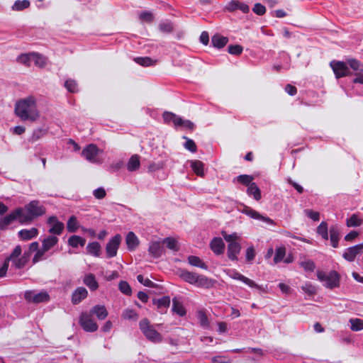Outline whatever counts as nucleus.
Instances as JSON below:
<instances>
[{"instance_id":"nucleus-1","label":"nucleus","mask_w":363,"mask_h":363,"mask_svg":"<svg viewBox=\"0 0 363 363\" xmlns=\"http://www.w3.org/2000/svg\"><path fill=\"white\" fill-rule=\"evenodd\" d=\"M15 113L21 121H36L40 118L36 99L28 96L20 99L16 103Z\"/></svg>"},{"instance_id":"nucleus-2","label":"nucleus","mask_w":363,"mask_h":363,"mask_svg":"<svg viewBox=\"0 0 363 363\" xmlns=\"http://www.w3.org/2000/svg\"><path fill=\"white\" fill-rule=\"evenodd\" d=\"M22 249L20 245H17L11 254L6 258L2 266L0 267V278L6 276L11 261L16 268H23L29 259L30 253L25 252L21 257Z\"/></svg>"},{"instance_id":"nucleus-3","label":"nucleus","mask_w":363,"mask_h":363,"mask_svg":"<svg viewBox=\"0 0 363 363\" xmlns=\"http://www.w3.org/2000/svg\"><path fill=\"white\" fill-rule=\"evenodd\" d=\"M179 277L184 281L197 287L209 289L213 285V280L207 277L185 269L180 271Z\"/></svg>"},{"instance_id":"nucleus-4","label":"nucleus","mask_w":363,"mask_h":363,"mask_svg":"<svg viewBox=\"0 0 363 363\" xmlns=\"http://www.w3.org/2000/svg\"><path fill=\"white\" fill-rule=\"evenodd\" d=\"M45 213V207L38 201H32L23 208L21 223H30L34 218Z\"/></svg>"},{"instance_id":"nucleus-5","label":"nucleus","mask_w":363,"mask_h":363,"mask_svg":"<svg viewBox=\"0 0 363 363\" xmlns=\"http://www.w3.org/2000/svg\"><path fill=\"white\" fill-rule=\"evenodd\" d=\"M139 328L145 337L153 343H160L162 341V335L157 331L153 325H151L147 318H143L139 322Z\"/></svg>"},{"instance_id":"nucleus-6","label":"nucleus","mask_w":363,"mask_h":363,"mask_svg":"<svg viewBox=\"0 0 363 363\" xmlns=\"http://www.w3.org/2000/svg\"><path fill=\"white\" fill-rule=\"evenodd\" d=\"M317 277L320 281L323 283L324 286L328 289H333L340 286V275L336 271H330L328 273L323 271H318Z\"/></svg>"},{"instance_id":"nucleus-7","label":"nucleus","mask_w":363,"mask_h":363,"mask_svg":"<svg viewBox=\"0 0 363 363\" xmlns=\"http://www.w3.org/2000/svg\"><path fill=\"white\" fill-rule=\"evenodd\" d=\"M330 65L337 79L348 76L351 74L346 62L333 60L330 62Z\"/></svg>"},{"instance_id":"nucleus-8","label":"nucleus","mask_w":363,"mask_h":363,"mask_svg":"<svg viewBox=\"0 0 363 363\" xmlns=\"http://www.w3.org/2000/svg\"><path fill=\"white\" fill-rule=\"evenodd\" d=\"M79 323L82 328L86 332H94L98 329V325L94 321L92 315L88 313H82L81 314Z\"/></svg>"},{"instance_id":"nucleus-9","label":"nucleus","mask_w":363,"mask_h":363,"mask_svg":"<svg viewBox=\"0 0 363 363\" xmlns=\"http://www.w3.org/2000/svg\"><path fill=\"white\" fill-rule=\"evenodd\" d=\"M121 240V235L117 234L108 242L106 246V256L108 258L116 256Z\"/></svg>"},{"instance_id":"nucleus-10","label":"nucleus","mask_w":363,"mask_h":363,"mask_svg":"<svg viewBox=\"0 0 363 363\" xmlns=\"http://www.w3.org/2000/svg\"><path fill=\"white\" fill-rule=\"evenodd\" d=\"M347 64L351 69L356 72L355 77L352 80L353 83L363 84V64L354 59L348 60Z\"/></svg>"},{"instance_id":"nucleus-11","label":"nucleus","mask_w":363,"mask_h":363,"mask_svg":"<svg viewBox=\"0 0 363 363\" xmlns=\"http://www.w3.org/2000/svg\"><path fill=\"white\" fill-rule=\"evenodd\" d=\"M23 208H18L11 213L4 216L0 220V229L4 230L7 228L13 220L18 219L21 223V216H22Z\"/></svg>"},{"instance_id":"nucleus-12","label":"nucleus","mask_w":363,"mask_h":363,"mask_svg":"<svg viewBox=\"0 0 363 363\" xmlns=\"http://www.w3.org/2000/svg\"><path fill=\"white\" fill-rule=\"evenodd\" d=\"M228 274L232 279L240 280V281H242L243 283H245V284H247V286H249L250 287L256 288L259 290L266 291V290L262 286L257 284L254 281L245 277L244 275L241 274L240 272H238L235 270L229 271Z\"/></svg>"},{"instance_id":"nucleus-13","label":"nucleus","mask_w":363,"mask_h":363,"mask_svg":"<svg viewBox=\"0 0 363 363\" xmlns=\"http://www.w3.org/2000/svg\"><path fill=\"white\" fill-rule=\"evenodd\" d=\"M99 152V150L96 145L90 144L82 150V154L86 158V160L90 162L99 163L100 162V160L98 158Z\"/></svg>"},{"instance_id":"nucleus-14","label":"nucleus","mask_w":363,"mask_h":363,"mask_svg":"<svg viewBox=\"0 0 363 363\" xmlns=\"http://www.w3.org/2000/svg\"><path fill=\"white\" fill-rule=\"evenodd\" d=\"M48 224L50 226L49 233L53 234V235H60L62 233L65 228L63 223L58 220L56 216H50L48 219Z\"/></svg>"},{"instance_id":"nucleus-15","label":"nucleus","mask_w":363,"mask_h":363,"mask_svg":"<svg viewBox=\"0 0 363 363\" xmlns=\"http://www.w3.org/2000/svg\"><path fill=\"white\" fill-rule=\"evenodd\" d=\"M49 295L45 291L35 293L34 291H26L25 293V298L33 303H42L49 300Z\"/></svg>"},{"instance_id":"nucleus-16","label":"nucleus","mask_w":363,"mask_h":363,"mask_svg":"<svg viewBox=\"0 0 363 363\" xmlns=\"http://www.w3.org/2000/svg\"><path fill=\"white\" fill-rule=\"evenodd\" d=\"M242 212L247 215L248 216L251 217L252 218L260 220L269 225L275 224L274 221L272 220L270 218L261 215L259 213H258L257 211H256L255 210L252 209L249 206H245L243 209L242 210Z\"/></svg>"},{"instance_id":"nucleus-17","label":"nucleus","mask_w":363,"mask_h":363,"mask_svg":"<svg viewBox=\"0 0 363 363\" xmlns=\"http://www.w3.org/2000/svg\"><path fill=\"white\" fill-rule=\"evenodd\" d=\"M363 250V244H359L346 249L343 253V257L348 262H353L357 255L361 254Z\"/></svg>"},{"instance_id":"nucleus-18","label":"nucleus","mask_w":363,"mask_h":363,"mask_svg":"<svg viewBox=\"0 0 363 363\" xmlns=\"http://www.w3.org/2000/svg\"><path fill=\"white\" fill-rule=\"evenodd\" d=\"M225 10L230 11V12L234 11L235 10H240L244 13H247L249 12L250 8L245 3L240 2L238 0H232L225 6Z\"/></svg>"},{"instance_id":"nucleus-19","label":"nucleus","mask_w":363,"mask_h":363,"mask_svg":"<svg viewBox=\"0 0 363 363\" xmlns=\"http://www.w3.org/2000/svg\"><path fill=\"white\" fill-rule=\"evenodd\" d=\"M88 296V291L84 287L77 288L72 295V303L74 305L79 304Z\"/></svg>"},{"instance_id":"nucleus-20","label":"nucleus","mask_w":363,"mask_h":363,"mask_svg":"<svg viewBox=\"0 0 363 363\" xmlns=\"http://www.w3.org/2000/svg\"><path fill=\"white\" fill-rule=\"evenodd\" d=\"M153 303L157 306L160 313H166L170 304V298L169 296H163L161 298L154 300Z\"/></svg>"},{"instance_id":"nucleus-21","label":"nucleus","mask_w":363,"mask_h":363,"mask_svg":"<svg viewBox=\"0 0 363 363\" xmlns=\"http://www.w3.org/2000/svg\"><path fill=\"white\" fill-rule=\"evenodd\" d=\"M164 252V246L162 242H152L149 247V252L154 257H159Z\"/></svg>"},{"instance_id":"nucleus-22","label":"nucleus","mask_w":363,"mask_h":363,"mask_svg":"<svg viewBox=\"0 0 363 363\" xmlns=\"http://www.w3.org/2000/svg\"><path fill=\"white\" fill-rule=\"evenodd\" d=\"M211 249L216 255H221L224 252L225 245L220 238H215L211 242Z\"/></svg>"},{"instance_id":"nucleus-23","label":"nucleus","mask_w":363,"mask_h":363,"mask_svg":"<svg viewBox=\"0 0 363 363\" xmlns=\"http://www.w3.org/2000/svg\"><path fill=\"white\" fill-rule=\"evenodd\" d=\"M38 235V230L35 228L30 229H23L18 232L19 238L23 240H29Z\"/></svg>"},{"instance_id":"nucleus-24","label":"nucleus","mask_w":363,"mask_h":363,"mask_svg":"<svg viewBox=\"0 0 363 363\" xmlns=\"http://www.w3.org/2000/svg\"><path fill=\"white\" fill-rule=\"evenodd\" d=\"M83 283L92 291L99 288V284L96 279L95 275L89 273L84 276Z\"/></svg>"},{"instance_id":"nucleus-25","label":"nucleus","mask_w":363,"mask_h":363,"mask_svg":"<svg viewBox=\"0 0 363 363\" xmlns=\"http://www.w3.org/2000/svg\"><path fill=\"white\" fill-rule=\"evenodd\" d=\"M330 240L333 247H338L340 240V228L337 225H332L330 228Z\"/></svg>"},{"instance_id":"nucleus-26","label":"nucleus","mask_w":363,"mask_h":363,"mask_svg":"<svg viewBox=\"0 0 363 363\" xmlns=\"http://www.w3.org/2000/svg\"><path fill=\"white\" fill-rule=\"evenodd\" d=\"M59 239L55 235H49L42 241V247L44 249V251H49L52 247H54L58 242Z\"/></svg>"},{"instance_id":"nucleus-27","label":"nucleus","mask_w":363,"mask_h":363,"mask_svg":"<svg viewBox=\"0 0 363 363\" xmlns=\"http://www.w3.org/2000/svg\"><path fill=\"white\" fill-rule=\"evenodd\" d=\"M240 245L238 242L229 243L228 247V257L231 260H237L238 255L240 251Z\"/></svg>"},{"instance_id":"nucleus-28","label":"nucleus","mask_w":363,"mask_h":363,"mask_svg":"<svg viewBox=\"0 0 363 363\" xmlns=\"http://www.w3.org/2000/svg\"><path fill=\"white\" fill-rule=\"evenodd\" d=\"M125 242L128 249L133 251L138 246L139 240L133 232H129L126 235Z\"/></svg>"},{"instance_id":"nucleus-29","label":"nucleus","mask_w":363,"mask_h":363,"mask_svg":"<svg viewBox=\"0 0 363 363\" xmlns=\"http://www.w3.org/2000/svg\"><path fill=\"white\" fill-rule=\"evenodd\" d=\"M90 314H94L99 320H104L107 317L108 312L104 306L96 305L91 308Z\"/></svg>"},{"instance_id":"nucleus-30","label":"nucleus","mask_w":363,"mask_h":363,"mask_svg":"<svg viewBox=\"0 0 363 363\" xmlns=\"http://www.w3.org/2000/svg\"><path fill=\"white\" fill-rule=\"evenodd\" d=\"M228 42V38L227 37L222 36L219 34L214 35L211 39V43L213 46L219 49L225 46Z\"/></svg>"},{"instance_id":"nucleus-31","label":"nucleus","mask_w":363,"mask_h":363,"mask_svg":"<svg viewBox=\"0 0 363 363\" xmlns=\"http://www.w3.org/2000/svg\"><path fill=\"white\" fill-rule=\"evenodd\" d=\"M247 194L250 196H253V198L256 201H259L261 199V191L259 188L257 186V185L255 183H252V184L248 186L247 189Z\"/></svg>"},{"instance_id":"nucleus-32","label":"nucleus","mask_w":363,"mask_h":363,"mask_svg":"<svg viewBox=\"0 0 363 363\" xmlns=\"http://www.w3.org/2000/svg\"><path fill=\"white\" fill-rule=\"evenodd\" d=\"M363 223V218L358 214H352L346 220V225L349 228L360 226Z\"/></svg>"},{"instance_id":"nucleus-33","label":"nucleus","mask_w":363,"mask_h":363,"mask_svg":"<svg viewBox=\"0 0 363 363\" xmlns=\"http://www.w3.org/2000/svg\"><path fill=\"white\" fill-rule=\"evenodd\" d=\"M64 86L69 93L75 94L79 91L77 81L71 78L65 80Z\"/></svg>"},{"instance_id":"nucleus-34","label":"nucleus","mask_w":363,"mask_h":363,"mask_svg":"<svg viewBox=\"0 0 363 363\" xmlns=\"http://www.w3.org/2000/svg\"><path fill=\"white\" fill-rule=\"evenodd\" d=\"M140 165V157L138 155H133L128 160L127 168L130 172H134L139 169Z\"/></svg>"},{"instance_id":"nucleus-35","label":"nucleus","mask_w":363,"mask_h":363,"mask_svg":"<svg viewBox=\"0 0 363 363\" xmlns=\"http://www.w3.org/2000/svg\"><path fill=\"white\" fill-rule=\"evenodd\" d=\"M162 116L166 123H172L176 127L181 122V117L172 112H164Z\"/></svg>"},{"instance_id":"nucleus-36","label":"nucleus","mask_w":363,"mask_h":363,"mask_svg":"<svg viewBox=\"0 0 363 363\" xmlns=\"http://www.w3.org/2000/svg\"><path fill=\"white\" fill-rule=\"evenodd\" d=\"M86 240L78 235H72L68 239V244L72 247H77L79 246H84Z\"/></svg>"},{"instance_id":"nucleus-37","label":"nucleus","mask_w":363,"mask_h":363,"mask_svg":"<svg viewBox=\"0 0 363 363\" xmlns=\"http://www.w3.org/2000/svg\"><path fill=\"white\" fill-rule=\"evenodd\" d=\"M86 250L89 254L95 256H100L101 245L98 242H92L88 244Z\"/></svg>"},{"instance_id":"nucleus-38","label":"nucleus","mask_w":363,"mask_h":363,"mask_svg":"<svg viewBox=\"0 0 363 363\" xmlns=\"http://www.w3.org/2000/svg\"><path fill=\"white\" fill-rule=\"evenodd\" d=\"M79 228V223L77 217L72 216L67 223V230L69 233H75Z\"/></svg>"},{"instance_id":"nucleus-39","label":"nucleus","mask_w":363,"mask_h":363,"mask_svg":"<svg viewBox=\"0 0 363 363\" xmlns=\"http://www.w3.org/2000/svg\"><path fill=\"white\" fill-rule=\"evenodd\" d=\"M188 262L192 266H195L203 269H208V266L206 265V264L204 263L199 257L193 255L189 256L188 257Z\"/></svg>"},{"instance_id":"nucleus-40","label":"nucleus","mask_w":363,"mask_h":363,"mask_svg":"<svg viewBox=\"0 0 363 363\" xmlns=\"http://www.w3.org/2000/svg\"><path fill=\"white\" fill-rule=\"evenodd\" d=\"M191 167L193 171L197 176L203 177L204 175L203 173V167L204 164L202 162L199 160L192 161L191 164Z\"/></svg>"},{"instance_id":"nucleus-41","label":"nucleus","mask_w":363,"mask_h":363,"mask_svg":"<svg viewBox=\"0 0 363 363\" xmlns=\"http://www.w3.org/2000/svg\"><path fill=\"white\" fill-rule=\"evenodd\" d=\"M172 311L179 316H184L186 314V310L183 305L177 299L173 298Z\"/></svg>"},{"instance_id":"nucleus-42","label":"nucleus","mask_w":363,"mask_h":363,"mask_svg":"<svg viewBox=\"0 0 363 363\" xmlns=\"http://www.w3.org/2000/svg\"><path fill=\"white\" fill-rule=\"evenodd\" d=\"M317 233L320 235L323 239L328 240V223L325 221L321 223L317 228Z\"/></svg>"},{"instance_id":"nucleus-43","label":"nucleus","mask_w":363,"mask_h":363,"mask_svg":"<svg viewBox=\"0 0 363 363\" xmlns=\"http://www.w3.org/2000/svg\"><path fill=\"white\" fill-rule=\"evenodd\" d=\"M34 53L21 54L17 58V61L19 63L30 66V62L33 61Z\"/></svg>"},{"instance_id":"nucleus-44","label":"nucleus","mask_w":363,"mask_h":363,"mask_svg":"<svg viewBox=\"0 0 363 363\" xmlns=\"http://www.w3.org/2000/svg\"><path fill=\"white\" fill-rule=\"evenodd\" d=\"M253 179H254V178L252 176L247 175V174H242V175L238 176L235 179V180H236L238 182H239L247 187L250 186V185L253 183L252 182Z\"/></svg>"},{"instance_id":"nucleus-45","label":"nucleus","mask_w":363,"mask_h":363,"mask_svg":"<svg viewBox=\"0 0 363 363\" xmlns=\"http://www.w3.org/2000/svg\"><path fill=\"white\" fill-rule=\"evenodd\" d=\"M299 265L303 268L306 272H312L315 270V264L311 259H305L299 262Z\"/></svg>"},{"instance_id":"nucleus-46","label":"nucleus","mask_w":363,"mask_h":363,"mask_svg":"<svg viewBox=\"0 0 363 363\" xmlns=\"http://www.w3.org/2000/svg\"><path fill=\"white\" fill-rule=\"evenodd\" d=\"M286 255V248L285 247H279L276 250L275 255L274 257V264L279 263L281 262Z\"/></svg>"},{"instance_id":"nucleus-47","label":"nucleus","mask_w":363,"mask_h":363,"mask_svg":"<svg viewBox=\"0 0 363 363\" xmlns=\"http://www.w3.org/2000/svg\"><path fill=\"white\" fill-rule=\"evenodd\" d=\"M30 6V1L28 0H17L15 1L13 5L12 6V9L13 11H22L25 9H27Z\"/></svg>"},{"instance_id":"nucleus-48","label":"nucleus","mask_w":363,"mask_h":363,"mask_svg":"<svg viewBox=\"0 0 363 363\" xmlns=\"http://www.w3.org/2000/svg\"><path fill=\"white\" fill-rule=\"evenodd\" d=\"M122 317L126 320H137L138 315L135 310L126 308L123 311Z\"/></svg>"},{"instance_id":"nucleus-49","label":"nucleus","mask_w":363,"mask_h":363,"mask_svg":"<svg viewBox=\"0 0 363 363\" xmlns=\"http://www.w3.org/2000/svg\"><path fill=\"white\" fill-rule=\"evenodd\" d=\"M119 290L121 293L124 294L127 296H130L132 294V289L130 284L125 281H121L119 282Z\"/></svg>"},{"instance_id":"nucleus-50","label":"nucleus","mask_w":363,"mask_h":363,"mask_svg":"<svg viewBox=\"0 0 363 363\" xmlns=\"http://www.w3.org/2000/svg\"><path fill=\"white\" fill-rule=\"evenodd\" d=\"M135 62L143 67H149L153 65L155 62L149 57H136Z\"/></svg>"},{"instance_id":"nucleus-51","label":"nucleus","mask_w":363,"mask_h":363,"mask_svg":"<svg viewBox=\"0 0 363 363\" xmlns=\"http://www.w3.org/2000/svg\"><path fill=\"white\" fill-rule=\"evenodd\" d=\"M162 242L163 245H166V246L172 250L177 251L178 250L177 242L174 238H167L163 240V241Z\"/></svg>"},{"instance_id":"nucleus-52","label":"nucleus","mask_w":363,"mask_h":363,"mask_svg":"<svg viewBox=\"0 0 363 363\" xmlns=\"http://www.w3.org/2000/svg\"><path fill=\"white\" fill-rule=\"evenodd\" d=\"M351 329L353 331H359L363 329V320L355 318L350 320Z\"/></svg>"},{"instance_id":"nucleus-53","label":"nucleus","mask_w":363,"mask_h":363,"mask_svg":"<svg viewBox=\"0 0 363 363\" xmlns=\"http://www.w3.org/2000/svg\"><path fill=\"white\" fill-rule=\"evenodd\" d=\"M33 61L40 67H43L46 65L45 58L40 54L34 53Z\"/></svg>"},{"instance_id":"nucleus-54","label":"nucleus","mask_w":363,"mask_h":363,"mask_svg":"<svg viewBox=\"0 0 363 363\" xmlns=\"http://www.w3.org/2000/svg\"><path fill=\"white\" fill-rule=\"evenodd\" d=\"M139 18L142 21H145L147 23H151L154 20V16L152 13L147 11L141 12L139 16Z\"/></svg>"},{"instance_id":"nucleus-55","label":"nucleus","mask_w":363,"mask_h":363,"mask_svg":"<svg viewBox=\"0 0 363 363\" xmlns=\"http://www.w3.org/2000/svg\"><path fill=\"white\" fill-rule=\"evenodd\" d=\"M228 52L233 55H240L243 50V48L240 45H230L228 48Z\"/></svg>"},{"instance_id":"nucleus-56","label":"nucleus","mask_w":363,"mask_h":363,"mask_svg":"<svg viewBox=\"0 0 363 363\" xmlns=\"http://www.w3.org/2000/svg\"><path fill=\"white\" fill-rule=\"evenodd\" d=\"M160 30L163 33H170L173 31V25L170 22H162L159 25Z\"/></svg>"},{"instance_id":"nucleus-57","label":"nucleus","mask_w":363,"mask_h":363,"mask_svg":"<svg viewBox=\"0 0 363 363\" xmlns=\"http://www.w3.org/2000/svg\"><path fill=\"white\" fill-rule=\"evenodd\" d=\"M212 363H231V359L225 355H218L211 359Z\"/></svg>"},{"instance_id":"nucleus-58","label":"nucleus","mask_w":363,"mask_h":363,"mask_svg":"<svg viewBox=\"0 0 363 363\" xmlns=\"http://www.w3.org/2000/svg\"><path fill=\"white\" fill-rule=\"evenodd\" d=\"M301 289L308 295H313L316 294V288L311 283H306L301 286Z\"/></svg>"},{"instance_id":"nucleus-59","label":"nucleus","mask_w":363,"mask_h":363,"mask_svg":"<svg viewBox=\"0 0 363 363\" xmlns=\"http://www.w3.org/2000/svg\"><path fill=\"white\" fill-rule=\"evenodd\" d=\"M224 239L229 243L237 242L236 240L239 238L237 233L228 234L225 232L222 233Z\"/></svg>"},{"instance_id":"nucleus-60","label":"nucleus","mask_w":363,"mask_h":363,"mask_svg":"<svg viewBox=\"0 0 363 363\" xmlns=\"http://www.w3.org/2000/svg\"><path fill=\"white\" fill-rule=\"evenodd\" d=\"M177 127H182L185 129L193 130L194 128V124L189 120H184L181 118V122Z\"/></svg>"},{"instance_id":"nucleus-61","label":"nucleus","mask_w":363,"mask_h":363,"mask_svg":"<svg viewBox=\"0 0 363 363\" xmlns=\"http://www.w3.org/2000/svg\"><path fill=\"white\" fill-rule=\"evenodd\" d=\"M252 11L254 13H255L257 15L262 16L266 12V8L264 6L259 3H257L255 4Z\"/></svg>"},{"instance_id":"nucleus-62","label":"nucleus","mask_w":363,"mask_h":363,"mask_svg":"<svg viewBox=\"0 0 363 363\" xmlns=\"http://www.w3.org/2000/svg\"><path fill=\"white\" fill-rule=\"evenodd\" d=\"M137 279L140 283L143 284L145 286L152 287L154 285V283L151 280H150L148 278H145L141 274H139L137 277Z\"/></svg>"},{"instance_id":"nucleus-63","label":"nucleus","mask_w":363,"mask_h":363,"mask_svg":"<svg viewBox=\"0 0 363 363\" xmlns=\"http://www.w3.org/2000/svg\"><path fill=\"white\" fill-rule=\"evenodd\" d=\"M306 215L312 219L314 221H318L320 219V214L317 211H313L312 210H306L305 211Z\"/></svg>"},{"instance_id":"nucleus-64","label":"nucleus","mask_w":363,"mask_h":363,"mask_svg":"<svg viewBox=\"0 0 363 363\" xmlns=\"http://www.w3.org/2000/svg\"><path fill=\"white\" fill-rule=\"evenodd\" d=\"M93 194L96 199H102L106 196V193L104 188L100 187L95 189L93 192Z\"/></svg>"}]
</instances>
